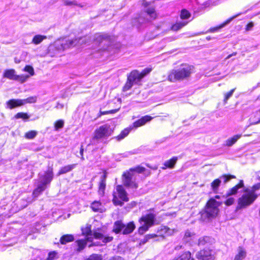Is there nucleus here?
Listing matches in <instances>:
<instances>
[{
	"mask_svg": "<svg viewBox=\"0 0 260 260\" xmlns=\"http://www.w3.org/2000/svg\"><path fill=\"white\" fill-rule=\"evenodd\" d=\"M194 67L191 65L182 63L177 69H173L170 71L167 80L171 82L182 81L190 78L193 73Z\"/></svg>",
	"mask_w": 260,
	"mask_h": 260,
	"instance_id": "1",
	"label": "nucleus"
},
{
	"mask_svg": "<svg viewBox=\"0 0 260 260\" xmlns=\"http://www.w3.org/2000/svg\"><path fill=\"white\" fill-rule=\"evenodd\" d=\"M81 234L84 237L91 236H93L94 239L101 240L104 244H107L113 241L114 238L112 236L104 235L102 233L101 228H97L93 231L91 230V225L87 224L85 227L81 229Z\"/></svg>",
	"mask_w": 260,
	"mask_h": 260,
	"instance_id": "2",
	"label": "nucleus"
},
{
	"mask_svg": "<svg viewBox=\"0 0 260 260\" xmlns=\"http://www.w3.org/2000/svg\"><path fill=\"white\" fill-rule=\"evenodd\" d=\"M112 201L114 205L120 207L129 201L128 194L122 184L116 186L115 190L112 192Z\"/></svg>",
	"mask_w": 260,
	"mask_h": 260,
	"instance_id": "3",
	"label": "nucleus"
},
{
	"mask_svg": "<svg viewBox=\"0 0 260 260\" xmlns=\"http://www.w3.org/2000/svg\"><path fill=\"white\" fill-rule=\"evenodd\" d=\"M156 215L153 213H149L143 215L138 219V222L141 224L138 229V232L140 235H143L148 231L149 229L155 224Z\"/></svg>",
	"mask_w": 260,
	"mask_h": 260,
	"instance_id": "4",
	"label": "nucleus"
},
{
	"mask_svg": "<svg viewBox=\"0 0 260 260\" xmlns=\"http://www.w3.org/2000/svg\"><path fill=\"white\" fill-rule=\"evenodd\" d=\"M257 198L249 191V188H245L243 194L237 199V210L246 208L251 205Z\"/></svg>",
	"mask_w": 260,
	"mask_h": 260,
	"instance_id": "5",
	"label": "nucleus"
},
{
	"mask_svg": "<svg viewBox=\"0 0 260 260\" xmlns=\"http://www.w3.org/2000/svg\"><path fill=\"white\" fill-rule=\"evenodd\" d=\"M221 204V202L217 201L213 198H210L204 207V214L205 217L209 219L215 218L219 212V207Z\"/></svg>",
	"mask_w": 260,
	"mask_h": 260,
	"instance_id": "6",
	"label": "nucleus"
},
{
	"mask_svg": "<svg viewBox=\"0 0 260 260\" xmlns=\"http://www.w3.org/2000/svg\"><path fill=\"white\" fill-rule=\"evenodd\" d=\"M134 173L129 170L124 171L121 175L122 185L127 188L137 189L138 187V184L133 178Z\"/></svg>",
	"mask_w": 260,
	"mask_h": 260,
	"instance_id": "7",
	"label": "nucleus"
},
{
	"mask_svg": "<svg viewBox=\"0 0 260 260\" xmlns=\"http://www.w3.org/2000/svg\"><path fill=\"white\" fill-rule=\"evenodd\" d=\"M112 132L113 131L110 129L109 125L104 124L101 125L95 129L92 139L98 141L108 138L111 135Z\"/></svg>",
	"mask_w": 260,
	"mask_h": 260,
	"instance_id": "8",
	"label": "nucleus"
},
{
	"mask_svg": "<svg viewBox=\"0 0 260 260\" xmlns=\"http://www.w3.org/2000/svg\"><path fill=\"white\" fill-rule=\"evenodd\" d=\"M197 260H214L215 257L212 254V250L204 248L199 250L196 254Z\"/></svg>",
	"mask_w": 260,
	"mask_h": 260,
	"instance_id": "9",
	"label": "nucleus"
},
{
	"mask_svg": "<svg viewBox=\"0 0 260 260\" xmlns=\"http://www.w3.org/2000/svg\"><path fill=\"white\" fill-rule=\"evenodd\" d=\"M54 177L53 168L52 166L48 167L46 171H45L44 174L41 176V182L46 184H49L52 181Z\"/></svg>",
	"mask_w": 260,
	"mask_h": 260,
	"instance_id": "10",
	"label": "nucleus"
},
{
	"mask_svg": "<svg viewBox=\"0 0 260 260\" xmlns=\"http://www.w3.org/2000/svg\"><path fill=\"white\" fill-rule=\"evenodd\" d=\"M244 187V183L243 180H240L238 183L233 186L232 188L229 189L226 194V197H230L232 196L236 195L238 193V190L240 189L243 188Z\"/></svg>",
	"mask_w": 260,
	"mask_h": 260,
	"instance_id": "11",
	"label": "nucleus"
},
{
	"mask_svg": "<svg viewBox=\"0 0 260 260\" xmlns=\"http://www.w3.org/2000/svg\"><path fill=\"white\" fill-rule=\"evenodd\" d=\"M136 229V225L134 221H129L126 224L123 222V227L122 228V231L120 234L125 235L132 233Z\"/></svg>",
	"mask_w": 260,
	"mask_h": 260,
	"instance_id": "12",
	"label": "nucleus"
},
{
	"mask_svg": "<svg viewBox=\"0 0 260 260\" xmlns=\"http://www.w3.org/2000/svg\"><path fill=\"white\" fill-rule=\"evenodd\" d=\"M153 117L149 115H145L142 117L141 118L133 122V125L131 126L137 128L145 125L147 122L151 121Z\"/></svg>",
	"mask_w": 260,
	"mask_h": 260,
	"instance_id": "13",
	"label": "nucleus"
},
{
	"mask_svg": "<svg viewBox=\"0 0 260 260\" xmlns=\"http://www.w3.org/2000/svg\"><path fill=\"white\" fill-rule=\"evenodd\" d=\"M7 108L13 109L23 106L22 99H12L6 102Z\"/></svg>",
	"mask_w": 260,
	"mask_h": 260,
	"instance_id": "14",
	"label": "nucleus"
},
{
	"mask_svg": "<svg viewBox=\"0 0 260 260\" xmlns=\"http://www.w3.org/2000/svg\"><path fill=\"white\" fill-rule=\"evenodd\" d=\"M90 207L94 212L103 213L106 211V209L100 201H93L90 206Z\"/></svg>",
	"mask_w": 260,
	"mask_h": 260,
	"instance_id": "15",
	"label": "nucleus"
},
{
	"mask_svg": "<svg viewBox=\"0 0 260 260\" xmlns=\"http://www.w3.org/2000/svg\"><path fill=\"white\" fill-rule=\"evenodd\" d=\"M127 78L129 79L134 84H138L140 82L141 79L139 75V71L137 70L132 71L127 76Z\"/></svg>",
	"mask_w": 260,
	"mask_h": 260,
	"instance_id": "16",
	"label": "nucleus"
},
{
	"mask_svg": "<svg viewBox=\"0 0 260 260\" xmlns=\"http://www.w3.org/2000/svg\"><path fill=\"white\" fill-rule=\"evenodd\" d=\"M76 164H72L61 167L57 172L56 175L59 176L72 171L76 167Z\"/></svg>",
	"mask_w": 260,
	"mask_h": 260,
	"instance_id": "17",
	"label": "nucleus"
},
{
	"mask_svg": "<svg viewBox=\"0 0 260 260\" xmlns=\"http://www.w3.org/2000/svg\"><path fill=\"white\" fill-rule=\"evenodd\" d=\"M188 23V22L186 21H176L171 25L170 30L173 31H177L185 26Z\"/></svg>",
	"mask_w": 260,
	"mask_h": 260,
	"instance_id": "18",
	"label": "nucleus"
},
{
	"mask_svg": "<svg viewBox=\"0 0 260 260\" xmlns=\"http://www.w3.org/2000/svg\"><path fill=\"white\" fill-rule=\"evenodd\" d=\"M178 160L177 156H173L170 159L166 161L163 164V166L161 167L162 170H166L167 169H173L174 168Z\"/></svg>",
	"mask_w": 260,
	"mask_h": 260,
	"instance_id": "19",
	"label": "nucleus"
},
{
	"mask_svg": "<svg viewBox=\"0 0 260 260\" xmlns=\"http://www.w3.org/2000/svg\"><path fill=\"white\" fill-rule=\"evenodd\" d=\"M171 229L167 226L161 225L157 230L159 237L165 238L167 236L171 235Z\"/></svg>",
	"mask_w": 260,
	"mask_h": 260,
	"instance_id": "20",
	"label": "nucleus"
},
{
	"mask_svg": "<svg viewBox=\"0 0 260 260\" xmlns=\"http://www.w3.org/2000/svg\"><path fill=\"white\" fill-rule=\"evenodd\" d=\"M123 227V222L121 219L115 221L113 223L112 232L115 234H119L122 231V228Z\"/></svg>",
	"mask_w": 260,
	"mask_h": 260,
	"instance_id": "21",
	"label": "nucleus"
},
{
	"mask_svg": "<svg viewBox=\"0 0 260 260\" xmlns=\"http://www.w3.org/2000/svg\"><path fill=\"white\" fill-rule=\"evenodd\" d=\"M80 38H75L73 39H68L64 41L62 44L64 47L70 48L76 46L79 43Z\"/></svg>",
	"mask_w": 260,
	"mask_h": 260,
	"instance_id": "22",
	"label": "nucleus"
},
{
	"mask_svg": "<svg viewBox=\"0 0 260 260\" xmlns=\"http://www.w3.org/2000/svg\"><path fill=\"white\" fill-rule=\"evenodd\" d=\"M75 238L72 234H65L61 236L59 242L61 245H65L68 243L74 241Z\"/></svg>",
	"mask_w": 260,
	"mask_h": 260,
	"instance_id": "23",
	"label": "nucleus"
},
{
	"mask_svg": "<svg viewBox=\"0 0 260 260\" xmlns=\"http://www.w3.org/2000/svg\"><path fill=\"white\" fill-rule=\"evenodd\" d=\"M145 13L149 16L151 20H155L157 17V14L154 6L148 7L145 10Z\"/></svg>",
	"mask_w": 260,
	"mask_h": 260,
	"instance_id": "24",
	"label": "nucleus"
},
{
	"mask_svg": "<svg viewBox=\"0 0 260 260\" xmlns=\"http://www.w3.org/2000/svg\"><path fill=\"white\" fill-rule=\"evenodd\" d=\"M47 184H44V183L41 182V184H39L37 187H36L32 192V195L34 197H36L40 195L47 187Z\"/></svg>",
	"mask_w": 260,
	"mask_h": 260,
	"instance_id": "25",
	"label": "nucleus"
},
{
	"mask_svg": "<svg viewBox=\"0 0 260 260\" xmlns=\"http://www.w3.org/2000/svg\"><path fill=\"white\" fill-rule=\"evenodd\" d=\"M191 253L189 251L183 252L180 255L174 257L172 260H191Z\"/></svg>",
	"mask_w": 260,
	"mask_h": 260,
	"instance_id": "26",
	"label": "nucleus"
},
{
	"mask_svg": "<svg viewBox=\"0 0 260 260\" xmlns=\"http://www.w3.org/2000/svg\"><path fill=\"white\" fill-rule=\"evenodd\" d=\"M16 75L14 69H7L4 71L3 77L10 80H15Z\"/></svg>",
	"mask_w": 260,
	"mask_h": 260,
	"instance_id": "27",
	"label": "nucleus"
},
{
	"mask_svg": "<svg viewBox=\"0 0 260 260\" xmlns=\"http://www.w3.org/2000/svg\"><path fill=\"white\" fill-rule=\"evenodd\" d=\"M133 129V127L129 126L123 129L120 133L116 137L117 141H120L126 137L130 133L131 131Z\"/></svg>",
	"mask_w": 260,
	"mask_h": 260,
	"instance_id": "28",
	"label": "nucleus"
},
{
	"mask_svg": "<svg viewBox=\"0 0 260 260\" xmlns=\"http://www.w3.org/2000/svg\"><path fill=\"white\" fill-rule=\"evenodd\" d=\"M246 256V252L245 249L242 246H239L238 247V252L235 255L234 260H242Z\"/></svg>",
	"mask_w": 260,
	"mask_h": 260,
	"instance_id": "29",
	"label": "nucleus"
},
{
	"mask_svg": "<svg viewBox=\"0 0 260 260\" xmlns=\"http://www.w3.org/2000/svg\"><path fill=\"white\" fill-rule=\"evenodd\" d=\"M221 181L219 178H216L214 179L211 183V187L212 188V190L213 191L214 193H217L219 187L220 186L221 184Z\"/></svg>",
	"mask_w": 260,
	"mask_h": 260,
	"instance_id": "30",
	"label": "nucleus"
},
{
	"mask_svg": "<svg viewBox=\"0 0 260 260\" xmlns=\"http://www.w3.org/2000/svg\"><path fill=\"white\" fill-rule=\"evenodd\" d=\"M77 245V248L76 249L77 252H80L83 250L86 247V241L83 239H78L75 241Z\"/></svg>",
	"mask_w": 260,
	"mask_h": 260,
	"instance_id": "31",
	"label": "nucleus"
},
{
	"mask_svg": "<svg viewBox=\"0 0 260 260\" xmlns=\"http://www.w3.org/2000/svg\"><path fill=\"white\" fill-rule=\"evenodd\" d=\"M111 40V36L108 34H103L99 35L95 39V40L101 43L104 41H110Z\"/></svg>",
	"mask_w": 260,
	"mask_h": 260,
	"instance_id": "32",
	"label": "nucleus"
},
{
	"mask_svg": "<svg viewBox=\"0 0 260 260\" xmlns=\"http://www.w3.org/2000/svg\"><path fill=\"white\" fill-rule=\"evenodd\" d=\"M46 36L37 35H35L31 41L32 43L35 45H38L41 43L44 40L46 39Z\"/></svg>",
	"mask_w": 260,
	"mask_h": 260,
	"instance_id": "33",
	"label": "nucleus"
},
{
	"mask_svg": "<svg viewBox=\"0 0 260 260\" xmlns=\"http://www.w3.org/2000/svg\"><path fill=\"white\" fill-rule=\"evenodd\" d=\"M191 16V13L186 9H183L181 10L180 18L182 20V21H184V20L186 19H188L190 18Z\"/></svg>",
	"mask_w": 260,
	"mask_h": 260,
	"instance_id": "34",
	"label": "nucleus"
},
{
	"mask_svg": "<svg viewBox=\"0 0 260 260\" xmlns=\"http://www.w3.org/2000/svg\"><path fill=\"white\" fill-rule=\"evenodd\" d=\"M241 137V135H235L233 137L229 138L226 141V145L228 146H232L234 144L237 140Z\"/></svg>",
	"mask_w": 260,
	"mask_h": 260,
	"instance_id": "35",
	"label": "nucleus"
},
{
	"mask_svg": "<svg viewBox=\"0 0 260 260\" xmlns=\"http://www.w3.org/2000/svg\"><path fill=\"white\" fill-rule=\"evenodd\" d=\"M236 178L235 175L230 174H223L220 176V178L223 179V182L224 184L228 183L231 180L236 179Z\"/></svg>",
	"mask_w": 260,
	"mask_h": 260,
	"instance_id": "36",
	"label": "nucleus"
},
{
	"mask_svg": "<svg viewBox=\"0 0 260 260\" xmlns=\"http://www.w3.org/2000/svg\"><path fill=\"white\" fill-rule=\"evenodd\" d=\"M210 241V237L209 236H204L200 238L198 241V245L199 246H204Z\"/></svg>",
	"mask_w": 260,
	"mask_h": 260,
	"instance_id": "37",
	"label": "nucleus"
},
{
	"mask_svg": "<svg viewBox=\"0 0 260 260\" xmlns=\"http://www.w3.org/2000/svg\"><path fill=\"white\" fill-rule=\"evenodd\" d=\"M120 109V107H118L117 109H112L108 111H100L99 113H98L97 115V118H99L101 117L103 115H107V114H114L118 112L119 109Z\"/></svg>",
	"mask_w": 260,
	"mask_h": 260,
	"instance_id": "38",
	"label": "nucleus"
},
{
	"mask_svg": "<svg viewBox=\"0 0 260 260\" xmlns=\"http://www.w3.org/2000/svg\"><path fill=\"white\" fill-rule=\"evenodd\" d=\"M260 189V182L253 184L251 189L249 188V191L257 198L258 195L256 193V191Z\"/></svg>",
	"mask_w": 260,
	"mask_h": 260,
	"instance_id": "39",
	"label": "nucleus"
},
{
	"mask_svg": "<svg viewBox=\"0 0 260 260\" xmlns=\"http://www.w3.org/2000/svg\"><path fill=\"white\" fill-rule=\"evenodd\" d=\"M14 118L16 119H22L23 120H26L29 118V115L27 113L24 112H18L14 115Z\"/></svg>",
	"mask_w": 260,
	"mask_h": 260,
	"instance_id": "40",
	"label": "nucleus"
},
{
	"mask_svg": "<svg viewBox=\"0 0 260 260\" xmlns=\"http://www.w3.org/2000/svg\"><path fill=\"white\" fill-rule=\"evenodd\" d=\"M102 255L100 254L92 253L84 260H102Z\"/></svg>",
	"mask_w": 260,
	"mask_h": 260,
	"instance_id": "41",
	"label": "nucleus"
},
{
	"mask_svg": "<svg viewBox=\"0 0 260 260\" xmlns=\"http://www.w3.org/2000/svg\"><path fill=\"white\" fill-rule=\"evenodd\" d=\"M106 182H100L98 187V193L102 196H103L106 188Z\"/></svg>",
	"mask_w": 260,
	"mask_h": 260,
	"instance_id": "42",
	"label": "nucleus"
},
{
	"mask_svg": "<svg viewBox=\"0 0 260 260\" xmlns=\"http://www.w3.org/2000/svg\"><path fill=\"white\" fill-rule=\"evenodd\" d=\"M252 124H256L260 123V109L257 111L254 114L253 117Z\"/></svg>",
	"mask_w": 260,
	"mask_h": 260,
	"instance_id": "43",
	"label": "nucleus"
},
{
	"mask_svg": "<svg viewBox=\"0 0 260 260\" xmlns=\"http://www.w3.org/2000/svg\"><path fill=\"white\" fill-rule=\"evenodd\" d=\"M29 77V76L24 74L20 75H16L15 81H17L22 83L24 82Z\"/></svg>",
	"mask_w": 260,
	"mask_h": 260,
	"instance_id": "44",
	"label": "nucleus"
},
{
	"mask_svg": "<svg viewBox=\"0 0 260 260\" xmlns=\"http://www.w3.org/2000/svg\"><path fill=\"white\" fill-rule=\"evenodd\" d=\"M129 170L133 173L136 172L139 174H140L144 172L146 170V169L143 167L138 166L134 168H131Z\"/></svg>",
	"mask_w": 260,
	"mask_h": 260,
	"instance_id": "45",
	"label": "nucleus"
},
{
	"mask_svg": "<svg viewBox=\"0 0 260 260\" xmlns=\"http://www.w3.org/2000/svg\"><path fill=\"white\" fill-rule=\"evenodd\" d=\"M22 100L23 105H24L27 103H29V104L35 103L37 101V96H29L26 99H22Z\"/></svg>",
	"mask_w": 260,
	"mask_h": 260,
	"instance_id": "46",
	"label": "nucleus"
},
{
	"mask_svg": "<svg viewBox=\"0 0 260 260\" xmlns=\"http://www.w3.org/2000/svg\"><path fill=\"white\" fill-rule=\"evenodd\" d=\"M54 128L56 131L62 128L64 126V121L62 119L55 121L54 123Z\"/></svg>",
	"mask_w": 260,
	"mask_h": 260,
	"instance_id": "47",
	"label": "nucleus"
},
{
	"mask_svg": "<svg viewBox=\"0 0 260 260\" xmlns=\"http://www.w3.org/2000/svg\"><path fill=\"white\" fill-rule=\"evenodd\" d=\"M133 85L134 84L127 78L126 81L122 87V91L124 92L129 90L131 89Z\"/></svg>",
	"mask_w": 260,
	"mask_h": 260,
	"instance_id": "48",
	"label": "nucleus"
},
{
	"mask_svg": "<svg viewBox=\"0 0 260 260\" xmlns=\"http://www.w3.org/2000/svg\"><path fill=\"white\" fill-rule=\"evenodd\" d=\"M236 90V88H233L229 91L224 94L223 102L226 103L228 100L232 96L234 92Z\"/></svg>",
	"mask_w": 260,
	"mask_h": 260,
	"instance_id": "49",
	"label": "nucleus"
},
{
	"mask_svg": "<svg viewBox=\"0 0 260 260\" xmlns=\"http://www.w3.org/2000/svg\"><path fill=\"white\" fill-rule=\"evenodd\" d=\"M37 134L36 131L32 130L26 133L24 136L27 139H32L37 136Z\"/></svg>",
	"mask_w": 260,
	"mask_h": 260,
	"instance_id": "50",
	"label": "nucleus"
},
{
	"mask_svg": "<svg viewBox=\"0 0 260 260\" xmlns=\"http://www.w3.org/2000/svg\"><path fill=\"white\" fill-rule=\"evenodd\" d=\"M63 4L65 6H77L80 8L83 7V5L80 4H77L76 1H71L69 0L63 1Z\"/></svg>",
	"mask_w": 260,
	"mask_h": 260,
	"instance_id": "51",
	"label": "nucleus"
},
{
	"mask_svg": "<svg viewBox=\"0 0 260 260\" xmlns=\"http://www.w3.org/2000/svg\"><path fill=\"white\" fill-rule=\"evenodd\" d=\"M57 257V253L55 251H50L46 260H54Z\"/></svg>",
	"mask_w": 260,
	"mask_h": 260,
	"instance_id": "52",
	"label": "nucleus"
},
{
	"mask_svg": "<svg viewBox=\"0 0 260 260\" xmlns=\"http://www.w3.org/2000/svg\"><path fill=\"white\" fill-rule=\"evenodd\" d=\"M151 70L152 69L151 68H145L141 72H139V75L140 78L141 79L143 78L145 76L148 74L151 71Z\"/></svg>",
	"mask_w": 260,
	"mask_h": 260,
	"instance_id": "53",
	"label": "nucleus"
},
{
	"mask_svg": "<svg viewBox=\"0 0 260 260\" xmlns=\"http://www.w3.org/2000/svg\"><path fill=\"white\" fill-rule=\"evenodd\" d=\"M23 71H24L25 72H28L29 74V76H33L35 74L34 70L32 67L31 66H29V65H26L24 67Z\"/></svg>",
	"mask_w": 260,
	"mask_h": 260,
	"instance_id": "54",
	"label": "nucleus"
},
{
	"mask_svg": "<svg viewBox=\"0 0 260 260\" xmlns=\"http://www.w3.org/2000/svg\"><path fill=\"white\" fill-rule=\"evenodd\" d=\"M235 199L233 197H229L224 202L226 206H230L234 204Z\"/></svg>",
	"mask_w": 260,
	"mask_h": 260,
	"instance_id": "55",
	"label": "nucleus"
},
{
	"mask_svg": "<svg viewBox=\"0 0 260 260\" xmlns=\"http://www.w3.org/2000/svg\"><path fill=\"white\" fill-rule=\"evenodd\" d=\"M222 28V27L221 26V24H219L217 26H215L212 27L210 28L209 29V30H208V32H214L218 31V30H219L220 29H221Z\"/></svg>",
	"mask_w": 260,
	"mask_h": 260,
	"instance_id": "56",
	"label": "nucleus"
},
{
	"mask_svg": "<svg viewBox=\"0 0 260 260\" xmlns=\"http://www.w3.org/2000/svg\"><path fill=\"white\" fill-rule=\"evenodd\" d=\"M238 15H234L226 19L225 21L220 24L221 26L223 27L225 25L230 23L234 18H236Z\"/></svg>",
	"mask_w": 260,
	"mask_h": 260,
	"instance_id": "57",
	"label": "nucleus"
},
{
	"mask_svg": "<svg viewBox=\"0 0 260 260\" xmlns=\"http://www.w3.org/2000/svg\"><path fill=\"white\" fill-rule=\"evenodd\" d=\"M137 205V202H136V201H132L131 202H130L129 203L127 204L126 207H125V209H132L134 207H135Z\"/></svg>",
	"mask_w": 260,
	"mask_h": 260,
	"instance_id": "58",
	"label": "nucleus"
},
{
	"mask_svg": "<svg viewBox=\"0 0 260 260\" xmlns=\"http://www.w3.org/2000/svg\"><path fill=\"white\" fill-rule=\"evenodd\" d=\"M194 235L195 234L193 233H192L189 231H186L184 234V239L187 240L188 238L191 237Z\"/></svg>",
	"mask_w": 260,
	"mask_h": 260,
	"instance_id": "59",
	"label": "nucleus"
},
{
	"mask_svg": "<svg viewBox=\"0 0 260 260\" xmlns=\"http://www.w3.org/2000/svg\"><path fill=\"white\" fill-rule=\"evenodd\" d=\"M103 175H102V176L101 177L100 182H106V178L107 177V172L106 170L103 169Z\"/></svg>",
	"mask_w": 260,
	"mask_h": 260,
	"instance_id": "60",
	"label": "nucleus"
},
{
	"mask_svg": "<svg viewBox=\"0 0 260 260\" xmlns=\"http://www.w3.org/2000/svg\"><path fill=\"white\" fill-rule=\"evenodd\" d=\"M254 24L252 21L249 22L245 26V30L249 31L253 27Z\"/></svg>",
	"mask_w": 260,
	"mask_h": 260,
	"instance_id": "61",
	"label": "nucleus"
},
{
	"mask_svg": "<svg viewBox=\"0 0 260 260\" xmlns=\"http://www.w3.org/2000/svg\"><path fill=\"white\" fill-rule=\"evenodd\" d=\"M146 236H147L149 240L159 237L158 234H147Z\"/></svg>",
	"mask_w": 260,
	"mask_h": 260,
	"instance_id": "62",
	"label": "nucleus"
},
{
	"mask_svg": "<svg viewBox=\"0 0 260 260\" xmlns=\"http://www.w3.org/2000/svg\"><path fill=\"white\" fill-rule=\"evenodd\" d=\"M149 240V239L148 238L147 236L146 235L144 238L140 241V244H144Z\"/></svg>",
	"mask_w": 260,
	"mask_h": 260,
	"instance_id": "63",
	"label": "nucleus"
},
{
	"mask_svg": "<svg viewBox=\"0 0 260 260\" xmlns=\"http://www.w3.org/2000/svg\"><path fill=\"white\" fill-rule=\"evenodd\" d=\"M83 152H84V147L83 145H81L80 148V154L81 155V159L82 160H84V156H83Z\"/></svg>",
	"mask_w": 260,
	"mask_h": 260,
	"instance_id": "64",
	"label": "nucleus"
}]
</instances>
